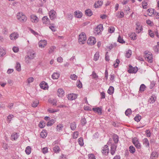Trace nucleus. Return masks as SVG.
<instances>
[{"instance_id":"f257e3e1","label":"nucleus","mask_w":159,"mask_h":159,"mask_svg":"<svg viewBox=\"0 0 159 159\" xmlns=\"http://www.w3.org/2000/svg\"><path fill=\"white\" fill-rule=\"evenodd\" d=\"M17 18L20 22L22 23L26 22L27 20L26 16L21 12L17 13Z\"/></svg>"},{"instance_id":"f03ea898","label":"nucleus","mask_w":159,"mask_h":159,"mask_svg":"<svg viewBox=\"0 0 159 159\" xmlns=\"http://www.w3.org/2000/svg\"><path fill=\"white\" fill-rule=\"evenodd\" d=\"M87 39V38L85 34L82 32L79 35V41L80 44H84Z\"/></svg>"},{"instance_id":"7ed1b4c3","label":"nucleus","mask_w":159,"mask_h":159,"mask_svg":"<svg viewBox=\"0 0 159 159\" xmlns=\"http://www.w3.org/2000/svg\"><path fill=\"white\" fill-rule=\"evenodd\" d=\"M145 53L144 57L150 63H152L153 61L152 55L151 53L148 52V53Z\"/></svg>"},{"instance_id":"20e7f679","label":"nucleus","mask_w":159,"mask_h":159,"mask_svg":"<svg viewBox=\"0 0 159 159\" xmlns=\"http://www.w3.org/2000/svg\"><path fill=\"white\" fill-rule=\"evenodd\" d=\"M129 69L128 70V72L129 73H136L138 71V68L136 67H133L131 65L129 66Z\"/></svg>"},{"instance_id":"39448f33","label":"nucleus","mask_w":159,"mask_h":159,"mask_svg":"<svg viewBox=\"0 0 159 159\" xmlns=\"http://www.w3.org/2000/svg\"><path fill=\"white\" fill-rule=\"evenodd\" d=\"M132 141L136 148L138 149H140L141 148L140 143L136 138H134L132 139Z\"/></svg>"},{"instance_id":"423d86ee","label":"nucleus","mask_w":159,"mask_h":159,"mask_svg":"<svg viewBox=\"0 0 159 159\" xmlns=\"http://www.w3.org/2000/svg\"><path fill=\"white\" fill-rule=\"evenodd\" d=\"M95 38L93 37H90L87 41V43L89 45H92L94 44L96 42Z\"/></svg>"},{"instance_id":"0eeeda50","label":"nucleus","mask_w":159,"mask_h":159,"mask_svg":"<svg viewBox=\"0 0 159 159\" xmlns=\"http://www.w3.org/2000/svg\"><path fill=\"white\" fill-rule=\"evenodd\" d=\"M92 110L95 112L98 113L99 115H101L102 114V108L101 107H93Z\"/></svg>"},{"instance_id":"6e6552de","label":"nucleus","mask_w":159,"mask_h":159,"mask_svg":"<svg viewBox=\"0 0 159 159\" xmlns=\"http://www.w3.org/2000/svg\"><path fill=\"white\" fill-rule=\"evenodd\" d=\"M109 152V150L108 149V146L107 145H105L102 149V153L104 155H107Z\"/></svg>"},{"instance_id":"1a4fd4ad","label":"nucleus","mask_w":159,"mask_h":159,"mask_svg":"<svg viewBox=\"0 0 159 159\" xmlns=\"http://www.w3.org/2000/svg\"><path fill=\"white\" fill-rule=\"evenodd\" d=\"M103 30L102 25L100 24L96 28L95 30V33L98 34L100 33V32Z\"/></svg>"},{"instance_id":"9d476101","label":"nucleus","mask_w":159,"mask_h":159,"mask_svg":"<svg viewBox=\"0 0 159 159\" xmlns=\"http://www.w3.org/2000/svg\"><path fill=\"white\" fill-rule=\"evenodd\" d=\"M57 17V13L56 11L52 10L50 11V19L54 20Z\"/></svg>"},{"instance_id":"9b49d317","label":"nucleus","mask_w":159,"mask_h":159,"mask_svg":"<svg viewBox=\"0 0 159 159\" xmlns=\"http://www.w3.org/2000/svg\"><path fill=\"white\" fill-rule=\"evenodd\" d=\"M30 20L32 22L37 23L39 21L38 18V17L34 15H31L30 17Z\"/></svg>"},{"instance_id":"f8f14e48","label":"nucleus","mask_w":159,"mask_h":159,"mask_svg":"<svg viewBox=\"0 0 159 159\" xmlns=\"http://www.w3.org/2000/svg\"><path fill=\"white\" fill-rule=\"evenodd\" d=\"M39 86L41 89H48V86L47 83L44 81H43L41 82L39 84Z\"/></svg>"},{"instance_id":"ddd939ff","label":"nucleus","mask_w":159,"mask_h":159,"mask_svg":"<svg viewBox=\"0 0 159 159\" xmlns=\"http://www.w3.org/2000/svg\"><path fill=\"white\" fill-rule=\"evenodd\" d=\"M65 93L62 89L59 88L58 89L57 94L59 97H62L64 95Z\"/></svg>"},{"instance_id":"4468645a","label":"nucleus","mask_w":159,"mask_h":159,"mask_svg":"<svg viewBox=\"0 0 159 159\" xmlns=\"http://www.w3.org/2000/svg\"><path fill=\"white\" fill-rule=\"evenodd\" d=\"M36 53L34 51H30L27 55L30 59H33L35 57Z\"/></svg>"},{"instance_id":"2eb2a0df","label":"nucleus","mask_w":159,"mask_h":159,"mask_svg":"<svg viewBox=\"0 0 159 159\" xmlns=\"http://www.w3.org/2000/svg\"><path fill=\"white\" fill-rule=\"evenodd\" d=\"M39 47L43 48L47 44V41L45 40H41L39 43Z\"/></svg>"},{"instance_id":"dca6fc26","label":"nucleus","mask_w":159,"mask_h":159,"mask_svg":"<svg viewBox=\"0 0 159 159\" xmlns=\"http://www.w3.org/2000/svg\"><path fill=\"white\" fill-rule=\"evenodd\" d=\"M18 34L16 33H13L10 35V38L11 40H14L18 37Z\"/></svg>"},{"instance_id":"f3484780","label":"nucleus","mask_w":159,"mask_h":159,"mask_svg":"<svg viewBox=\"0 0 159 159\" xmlns=\"http://www.w3.org/2000/svg\"><path fill=\"white\" fill-rule=\"evenodd\" d=\"M158 154L156 151H153L151 154L150 158L152 159H154L158 157Z\"/></svg>"},{"instance_id":"a211bd4d","label":"nucleus","mask_w":159,"mask_h":159,"mask_svg":"<svg viewBox=\"0 0 159 159\" xmlns=\"http://www.w3.org/2000/svg\"><path fill=\"white\" fill-rule=\"evenodd\" d=\"M136 32L138 33H139L143 30L141 26H140L138 22L136 23Z\"/></svg>"},{"instance_id":"6ab92c4d","label":"nucleus","mask_w":159,"mask_h":159,"mask_svg":"<svg viewBox=\"0 0 159 159\" xmlns=\"http://www.w3.org/2000/svg\"><path fill=\"white\" fill-rule=\"evenodd\" d=\"M74 16L77 18H80L82 17V13L79 11H75L74 12Z\"/></svg>"},{"instance_id":"aec40b11","label":"nucleus","mask_w":159,"mask_h":159,"mask_svg":"<svg viewBox=\"0 0 159 159\" xmlns=\"http://www.w3.org/2000/svg\"><path fill=\"white\" fill-rule=\"evenodd\" d=\"M76 95L75 94H70L68 95V98L69 100H73L77 98Z\"/></svg>"},{"instance_id":"412c9836","label":"nucleus","mask_w":159,"mask_h":159,"mask_svg":"<svg viewBox=\"0 0 159 159\" xmlns=\"http://www.w3.org/2000/svg\"><path fill=\"white\" fill-rule=\"evenodd\" d=\"M143 143L146 147L149 148V143L148 140L147 138H144L143 139Z\"/></svg>"},{"instance_id":"4be33fe9","label":"nucleus","mask_w":159,"mask_h":159,"mask_svg":"<svg viewBox=\"0 0 159 159\" xmlns=\"http://www.w3.org/2000/svg\"><path fill=\"white\" fill-rule=\"evenodd\" d=\"M18 136L16 133H14L11 136V139L12 140H15L18 138Z\"/></svg>"},{"instance_id":"5701e85b","label":"nucleus","mask_w":159,"mask_h":159,"mask_svg":"<svg viewBox=\"0 0 159 159\" xmlns=\"http://www.w3.org/2000/svg\"><path fill=\"white\" fill-rule=\"evenodd\" d=\"M103 3V1H98L97 2L95 3L94 6L95 8H98L100 6H102Z\"/></svg>"},{"instance_id":"b1692460","label":"nucleus","mask_w":159,"mask_h":159,"mask_svg":"<svg viewBox=\"0 0 159 159\" xmlns=\"http://www.w3.org/2000/svg\"><path fill=\"white\" fill-rule=\"evenodd\" d=\"M60 74L57 72H54L52 75V77L53 79H57L59 77Z\"/></svg>"},{"instance_id":"393cba45","label":"nucleus","mask_w":159,"mask_h":159,"mask_svg":"<svg viewBox=\"0 0 159 159\" xmlns=\"http://www.w3.org/2000/svg\"><path fill=\"white\" fill-rule=\"evenodd\" d=\"M86 15L88 16H91L93 15V12L90 9H87L85 11Z\"/></svg>"},{"instance_id":"a878e982","label":"nucleus","mask_w":159,"mask_h":159,"mask_svg":"<svg viewBox=\"0 0 159 159\" xmlns=\"http://www.w3.org/2000/svg\"><path fill=\"white\" fill-rule=\"evenodd\" d=\"M42 20L43 24H46L49 21V19L47 16H44L42 18Z\"/></svg>"},{"instance_id":"bb28decb","label":"nucleus","mask_w":159,"mask_h":159,"mask_svg":"<svg viewBox=\"0 0 159 159\" xmlns=\"http://www.w3.org/2000/svg\"><path fill=\"white\" fill-rule=\"evenodd\" d=\"M114 92V87L112 86H110L107 91L108 93L110 95H111Z\"/></svg>"},{"instance_id":"cd10ccee","label":"nucleus","mask_w":159,"mask_h":159,"mask_svg":"<svg viewBox=\"0 0 159 159\" xmlns=\"http://www.w3.org/2000/svg\"><path fill=\"white\" fill-rule=\"evenodd\" d=\"M57 101L56 98H54L51 100H50V104H52V106L54 107L57 105Z\"/></svg>"},{"instance_id":"c85d7f7f","label":"nucleus","mask_w":159,"mask_h":159,"mask_svg":"<svg viewBox=\"0 0 159 159\" xmlns=\"http://www.w3.org/2000/svg\"><path fill=\"white\" fill-rule=\"evenodd\" d=\"M113 141L116 143H118L119 141V137L116 134H114L113 136Z\"/></svg>"},{"instance_id":"c756f323","label":"nucleus","mask_w":159,"mask_h":159,"mask_svg":"<svg viewBox=\"0 0 159 159\" xmlns=\"http://www.w3.org/2000/svg\"><path fill=\"white\" fill-rule=\"evenodd\" d=\"M156 99V98H155L154 96L152 95L150 98L149 102L150 103H153L155 102Z\"/></svg>"},{"instance_id":"7c9ffc66","label":"nucleus","mask_w":159,"mask_h":159,"mask_svg":"<svg viewBox=\"0 0 159 159\" xmlns=\"http://www.w3.org/2000/svg\"><path fill=\"white\" fill-rule=\"evenodd\" d=\"M70 127L72 130H75L76 128V124L75 122H73L70 124Z\"/></svg>"},{"instance_id":"2f4dec72","label":"nucleus","mask_w":159,"mask_h":159,"mask_svg":"<svg viewBox=\"0 0 159 159\" xmlns=\"http://www.w3.org/2000/svg\"><path fill=\"white\" fill-rule=\"evenodd\" d=\"M53 150L55 153H57L59 152L60 148L58 146H56L53 148Z\"/></svg>"},{"instance_id":"473e14b6","label":"nucleus","mask_w":159,"mask_h":159,"mask_svg":"<svg viewBox=\"0 0 159 159\" xmlns=\"http://www.w3.org/2000/svg\"><path fill=\"white\" fill-rule=\"evenodd\" d=\"M47 135V134L45 130H43L40 133V136L43 138H45Z\"/></svg>"},{"instance_id":"72a5a7b5","label":"nucleus","mask_w":159,"mask_h":159,"mask_svg":"<svg viewBox=\"0 0 159 159\" xmlns=\"http://www.w3.org/2000/svg\"><path fill=\"white\" fill-rule=\"evenodd\" d=\"M124 16V14L123 11H121L120 13L118 12L116 15V16L118 18H122Z\"/></svg>"},{"instance_id":"f704fd0d","label":"nucleus","mask_w":159,"mask_h":159,"mask_svg":"<svg viewBox=\"0 0 159 159\" xmlns=\"http://www.w3.org/2000/svg\"><path fill=\"white\" fill-rule=\"evenodd\" d=\"M99 57V54L98 52H96L94 55V60L95 61H97Z\"/></svg>"},{"instance_id":"c9c22d12","label":"nucleus","mask_w":159,"mask_h":159,"mask_svg":"<svg viewBox=\"0 0 159 159\" xmlns=\"http://www.w3.org/2000/svg\"><path fill=\"white\" fill-rule=\"evenodd\" d=\"M87 123L86 120L85 118H82L80 120V123L82 126L84 125Z\"/></svg>"},{"instance_id":"e433bc0d","label":"nucleus","mask_w":159,"mask_h":159,"mask_svg":"<svg viewBox=\"0 0 159 159\" xmlns=\"http://www.w3.org/2000/svg\"><path fill=\"white\" fill-rule=\"evenodd\" d=\"M129 151L132 153H134L135 152V148L133 146H130L129 148Z\"/></svg>"},{"instance_id":"4c0bfd02","label":"nucleus","mask_w":159,"mask_h":159,"mask_svg":"<svg viewBox=\"0 0 159 159\" xmlns=\"http://www.w3.org/2000/svg\"><path fill=\"white\" fill-rule=\"evenodd\" d=\"M16 70L18 71H20L21 70L20 64L19 62H16Z\"/></svg>"},{"instance_id":"58836bf2","label":"nucleus","mask_w":159,"mask_h":159,"mask_svg":"<svg viewBox=\"0 0 159 159\" xmlns=\"http://www.w3.org/2000/svg\"><path fill=\"white\" fill-rule=\"evenodd\" d=\"M155 10L154 9H149L147 10V12L150 13L149 15L151 16L152 14H154Z\"/></svg>"},{"instance_id":"ea45409f","label":"nucleus","mask_w":159,"mask_h":159,"mask_svg":"<svg viewBox=\"0 0 159 159\" xmlns=\"http://www.w3.org/2000/svg\"><path fill=\"white\" fill-rule=\"evenodd\" d=\"M45 125V123L43 121H41L39 125V127L41 128H43Z\"/></svg>"},{"instance_id":"a19ab883","label":"nucleus","mask_w":159,"mask_h":159,"mask_svg":"<svg viewBox=\"0 0 159 159\" xmlns=\"http://www.w3.org/2000/svg\"><path fill=\"white\" fill-rule=\"evenodd\" d=\"M78 142L81 146H82L84 145L83 139L82 138L80 137L78 139Z\"/></svg>"},{"instance_id":"79ce46f5","label":"nucleus","mask_w":159,"mask_h":159,"mask_svg":"<svg viewBox=\"0 0 159 159\" xmlns=\"http://www.w3.org/2000/svg\"><path fill=\"white\" fill-rule=\"evenodd\" d=\"M141 119V116L139 115H137L134 118L135 120L137 122L139 121Z\"/></svg>"},{"instance_id":"37998d69","label":"nucleus","mask_w":159,"mask_h":159,"mask_svg":"<svg viewBox=\"0 0 159 159\" xmlns=\"http://www.w3.org/2000/svg\"><path fill=\"white\" fill-rule=\"evenodd\" d=\"M31 148L30 146L27 147L25 150L26 153L28 155L30 154L31 153Z\"/></svg>"},{"instance_id":"c03bdc74","label":"nucleus","mask_w":159,"mask_h":159,"mask_svg":"<svg viewBox=\"0 0 159 159\" xmlns=\"http://www.w3.org/2000/svg\"><path fill=\"white\" fill-rule=\"evenodd\" d=\"M132 111L130 109H128L125 111V115L127 116H129L131 114Z\"/></svg>"},{"instance_id":"a18cd8bd","label":"nucleus","mask_w":159,"mask_h":159,"mask_svg":"<svg viewBox=\"0 0 159 159\" xmlns=\"http://www.w3.org/2000/svg\"><path fill=\"white\" fill-rule=\"evenodd\" d=\"M132 52L130 50H128L125 54V57L127 58H129L131 55Z\"/></svg>"},{"instance_id":"49530a36","label":"nucleus","mask_w":159,"mask_h":159,"mask_svg":"<svg viewBox=\"0 0 159 159\" xmlns=\"http://www.w3.org/2000/svg\"><path fill=\"white\" fill-rule=\"evenodd\" d=\"M39 102L38 100H37L35 101H34L33 103L32 104V107H36L39 104Z\"/></svg>"},{"instance_id":"de8ad7c7","label":"nucleus","mask_w":159,"mask_h":159,"mask_svg":"<svg viewBox=\"0 0 159 159\" xmlns=\"http://www.w3.org/2000/svg\"><path fill=\"white\" fill-rule=\"evenodd\" d=\"M13 117V115L11 114L9 115L7 117V121L8 123H10L11 119Z\"/></svg>"},{"instance_id":"09e8293b","label":"nucleus","mask_w":159,"mask_h":159,"mask_svg":"<svg viewBox=\"0 0 159 159\" xmlns=\"http://www.w3.org/2000/svg\"><path fill=\"white\" fill-rule=\"evenodd\" d=\"M146 88V86L143 84H142L140 86L139 91L141 92L143 91Z\"/></svg>"},{"instance_id":"8fccbe9b","label":"nucleus","mask_w":159,"mask_h":159,"mask_svg":"<svg viewBox=\"0 0 159 159\" xmlns=\"http://www.w3.org/2000/svg\"><path fill=\"white\" fill-rule=\"evenodd\" d=\"M57 129L58 131H60L63 128V125L61 124H59L57 125Z\"/></svg>"},{"instance_id":"3c124183","label":"nucleus","mask_w":159,"mask_h":159,"mask_svg":"<svg viewBox=\"0 0 159 159\" xmlns=\"http://www.w3.org/2000/svg\"><path fill=\"white\" fill-rule=\"evenodd\" d=\"M116 148H115L114 146H112L111 147V153L112 155H113L115 152Z\"/></svg>"},{"instance_id":"603ef678","label":"nucleus","mask_w":159,"mask_h":159,"mask_svg":"<svg viewBox=\"0 0 159 159\" xmlns=\"http://www.w3.org/2000/svg\"><path fill=\"white\" fill-rule=\"evenodd\" d=\"M118 41L120 43H124L125 42L123 39L120 37V35H119L118 37Z\"/></svg>"},{"instance_id":"864d4df0","label":"nucleus","mask_w":159,"mask_h":159,"mask_svg":"<svg viewBox=\"0 0 159 159\" xmlns=\"http://www.w3.org/2000/svg\"><path fill=\"white\" fill-rule=\"evenodd\" d=\"M76 85L79 88H82V84L80 80H77L76 83Z\"/></svg>"},{"instance_id":"5fc2aeb1","label":"nucleus","mask_w":159,"mask_h":159,"mask_svg":"<svg viewBox=\"0 0 159 159\" xmlns=\"http://www.w3.org/2000/svg\"><path fill=\"white\" fill-rule=\"evenodd\" d=\"M77 76L75 74L71 75L70 76V78L72 80H75L77 78Z\"/></svg>"},{"instance_id":"6e6d98bb","label":"nucleus","mask_w":159,"mask_h":159,"mask_svg":"<svg viewBox=\"0 0 159 159\" xmlns=\"http://www.w3.org/2000/svg\"><path fill=\"white\" fill-rule=\"evenodd\" d=\"M79 135V133L77 131L75 132L73 134V138L74 139H75L77 138Z\"/></svg>"},{"instance_id":"4d7b16f0","label":"nucleus","mask_w":159,"mask_h":159,"mask_svg":"<svg viewBox=\"0 0 159 159\" xmlns=\"http://www.w3.org/2000/svg\"><path fill=\"white\" fill-rule=\"evenodd\" d=\"M5 54V51L3 49H0V57H3Z\"/></svg>"},{"instance_id":"13d9d810","label":"nucleus","mask_w":159,"mask_h":159,"mask_svg":"<svg viewBox=\"0 0 159 159\" xmlns=\"http://www.w3.org/2000/svg\"><path fill=\"white\" fill-rule=\"evenodd\" d=\"M32 59H30L29 57L26 56L25 57V62L27 63H30V60Z\"/></svg>"},{"instance_id":"bf43d9fd","label":"nucleus","mask_w":159,"mask_h":159,"mask_svg":"<svg viewBox=\"0 0 159 159\" xmlns=\"http://www.w3.org/2000/svg\"><path fill=\"white\" fill-rule=\"evenodd\" d=\"M147 5V2H145V1H143L142 2V6L143 8L144 9H146L147 8L146 6Z\"/></svg>"},{"instance_id":"052dcab7","label":"nucleus","mask_w":159,"mask_h":159,"mask_svg":"<svg viewBox=\"0 0 159 159\" xmlns=\"http://www.w3.org/2000/svg\"><path fill=\"white\" fill-rule=\"evenodd\" d=\"M114 30L115 28L113 27H111L109 28L108 29V31L111 33H113Z\"/></svg>"},{"instance_id":"680f3d73","label":"nucleus","mask_w":159,"mask_h":159,"mask_svg":"<svg viewBox=\"0 0 159 159\" xmlns=\"http://www.w3.org/2000/svg\"><path fill=\"white\" fill-rule=\"evenodd\" d=\"M92 75L93 76V78L94 79H96L98 77V75H97V74L94 71L93 72Z\"/></svg>"},{"instance_id":"e2e57ef3","label":"nucleus","mask_w":159,"mask_h":159,"mask_svg":"<svg viewBox=\"0 0 159 159\" xmlns=\"http://www.w3.org/2000/svg\"><path fill=\"white\" fill-rule=\"evenodd\" d=\"M56 49V47L54 46H53L51 47H50V53L54 52Z\"/></svg>"},{"instance_id":"0e129e2a","label":"nucleus","mask_w":159,"mask_h":159,"mask_svg":"<svg viewBox=\"0 0 159 159\" xmlns=\"http://www.w3.org/2000/svg\"><path fill=\"white\" fill-rule=\"evenodd\" d=\"M12 50L15 52H17L19 51V48L17 47H14L13 48Z\"/></svg>"},{"instance_id":"69168bd1","label":"nucleus","mask_w":159,"mask_h":159,"mask_svg":"<svg viewBox=\"0 0 159 159\" xmlns=\"http://www.w3.org/2000/svg\"><path fill=\"white\" fill-rule=\"evenodd\" d=\"M114 74H111L110 75V80L112 81V82H113L114 81Z\"/></svg>"},{"instance_id":"338daca9","label":"nucleus","mask_w":159,"mask_h":159,"mask_svg":"<svg viewBox=\"0 0 159 159\" xmlns=\"http://www.w3.org/2000/svg\"><path fill=\"white\" fill-rule=\"evenodd\" d=\"M67 157L66 155H65L63 154H61L60 158V159H66Z\"/></svg>"},{"instance_id":"774afa93","label":"nucleus","mask_w":159,"mask_h":159,"mask_svg":"<svg viewBox=\"0 0 159 159\" xmlns=\"http://www.w3.org/2000/svg\"><path fill=\"white\" fill-rule=\"evenodd\" d=\"M89 159H96L95 156L93 154L89 155Z\"/></svg>"}]
</instances>
